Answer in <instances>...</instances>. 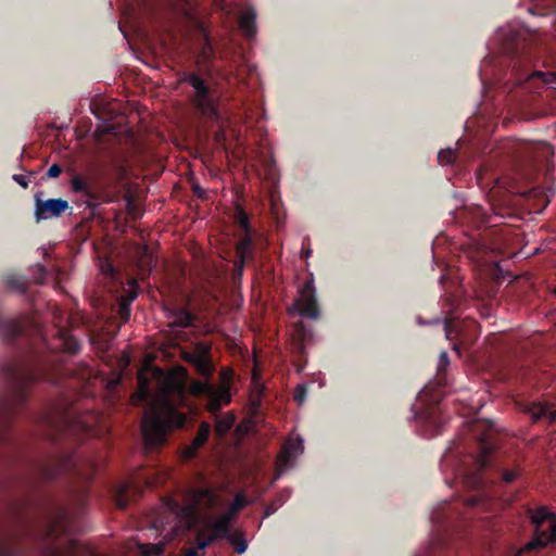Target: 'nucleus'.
Returning a JSON list of instances; mask_svg holds the SVG:
<instances>
[{
	"label": "nucleus",
	"instance_id": "c756f323",
	"mask_svg": "<svg viewBox=\"0 0 556 556\" xmlns=\"http://www.w3.org/2000/svg\"><path fill=\"white\" fill-rule=\"evenodd\" d=\"M450 364L448 355L445 351H442L439 356V364H438V379L439 383H442V372L445 371L446 367Z\"/></svg>",
	"mask_w": 556,
	"mask_h": 556
},
{
	"label": "nucleus",
	"instance_id": "2f4dec72",
	"mask_svg": "<svg viewBox=\"0 0 556 556\" xmlns=\"http://www.w3.org/2000/svg\"><path fill=\"white\" fill-rule=\"evenodd\" d=\"M203 535L204 531H200L197 536V548L199 549H205L215 542L210 534H207L205 538H202Z\"/></svg>",
	"mask_w": 556,
	"mask_h": 556
},
{
	"label": "nucleus",
	"instance_id": "79ce46f5",
	"mask_svg": "<svg viewBox=\"0 0 556 556\" xmlns=\"http://www.w3.org/2000/svg\"><path fill=\"white\" fill-rule=\"evenodd\" d=\"M543 78H544V81L549 85L552 88H555L556 89V75L553 74V73H548V74H540Z\"/></svg>",
	"mask_w": 556,
	"mask_h": 556
},
{
	"label": "nucleus",
	"instance_id": "ea45409f",
	"mask_svg": "<svg viewBox=\"0 0 556 556\" xmlns=\"http://www.w3.org/2000/svg\"><path fill=\"white\" fill-rule=\"evenodd\" d=\"M199 366V370L200 372L203 375V376H210L211 375V365L208 364L207 361L205 359H201L198 364Z\"/></svg>",
	"mask_w": 556,
	"mask_h": 556
},
{
	"label": "nucleus",
	"instance_id": "58836bf2",
	"mask_svg": "<svg viewBox=\"0 0 556 556\" xmlns=\"http://www.w3.org/2000/svg\"><path fill=\"white\" fill-rule=\"evenodd\" d=\"M455 315H445V318H444V328H445V331H446V337L447 338H451L452 336V326H453V320Z\"/></svg>",
	"mask_w": 556,
	"mask_h": 556
},
{
	"label": "nucleus",
	"instance_id": "7ed1b4c3",
	"mask_svg": "<svg viewBox=\"0 0 556 556\" xmlns=\"http://www.w3.org/2000/svg\"><path fill=\"white\" fill-rule=\"evenodd\" d=\"M186 421V415L164 396L159 403L153 404L143 416L141 432L144 446L148 450L161 447L165 443L167 434L174 428H182Z\"/></svg>",
	"mask_w": 556,
	"mask_h": 556
},
{
	"label": "nucleus",
	"instance_id": "3c124183",
	"mask_svg": "<svg viewBox=\"0 0 556 556\" xmlns=\"http://www.w3.org/2000/svg\"><path fill=\"white\" fill-rule=\"evenodd\" d=\"M43 418L46 419V421H47V424H48L49 426H51V427H55V428H59V426H58V425H55L54 420H53L50 416L45 415V416H43Z\"/></svg>",
	"mask_w": 556,
	"mask_h": 556
},
{
	"label": "nucleus",
	"instance_id": "f8f14e48",
	"mask_svg": "<svg viewBox=\"0 0 556 556\" xmlns=\"http://www.w3.org/2000/svg\"><path fill=\"white\" fill-rule=\"evenodd\" d=\"M188 81L193 87L194 105L205 116L214 117L219 121V114L217 105L214 100L208 96V90L204 81L197 75H191Z\"/></svg>",
	"mask_w": 556,
	"mask_h": 556
},
{
	"label": "nucleus",
	"instance_id": "4be33fe9",
	"mask_svg": "<svg viewBox=\"0 0 556 556\" xmlns=\"http://www.w3.org/2000/svg\"><path fill=\"white\" fill-rule=\"evenodd\" d=\"M247 505L245 498L243 495H237L228 508L226 513H224L220 518H227V522L232 526V521L236 515Z\"/></svg>",
	"mask_w": 556,
	"mask_h": 556
},
{
	"label": "nucleus",
	"instance_id": "39448f33",
	"mask_svg": "<svg viewBox=\"0 0 556 556\" xmlns=\"http://www.w3.org/2000/svg\"><path fill=\"white\" fill-rule=\"evenodd\" d=\"M527 515L534 527L533 536L514 556L535 554L548 544H556V514L541 506L536 509L528 508Z\"/></svg>",
	"mask_w": 556,
	"mask_h": 556
},
{
	"label": "nucleus",
	"instance_id": "6ab92c4d",
	"mask_svg": "<svg viewBox=\"0 0 556 556\" xmlns=\"http://www.w3.org/2000/svg\"><path fill=\"white\" fill-rule=\"evenodd\" d=\"M138 295V286L136 280H130L124 289L123 294L117 298L119 304V313H128L130 304Z\"/></svg>",
	"mask_w": 556,
	"mask_h": 556
},
{
	"label": "nucleus",
	"instance_id": "e433bc0d",
	"mask_svg": "<svg viewBox=\"0 0 556 556\" xmlns=\"http://www.w3.org/2000/svg\"><path fill=\"white\" fill-rule=\"evenodd\" d=\"M250 402L253 410H257L262 403V394L261 392H256L254 394H251Z\"/></svg>",
	"mask_w": 556,
	"mask_h": 556
},
{
	"label": "nucleus",
	"instance_id": "7c9ffc66",
	"mask_svg": "<svg viewBox=\"0 0 556 556\" xmlns=\"http://www.w3.org/2000/svg\"><path fill=\"white\" fill-rule=\"evenodd\" d=\"M34 271H35V275L33 277V281L38 285L43 283L45 279H46V275H47L46 267L41 264H36L34 266Z\"/></svg>",
	"mask_w": 556,
	"mask_h": 556
},
{
	"label": "nucleus",
	"instance_id": "a18cd8bd",
	"mask_svg": "<svg viewBox=\"0 0 556 556\" xmlns=\"http://www.w3.org/2000/svg\"><path fill=\"white\" fill-rule=\"evenodd\" d=\"M480 502H481V498L479 496H468L465 500L466 506H469V507H475V506L479 505Z\"/></svg>",
	"mask_w": 556,
	"mask_h": 556
},
{
	"label": "nucleus",
	"instance_id": "1a4fd4ad",
	"mask_svg": "<svg viewBox=\"0 0 556 556\" xmlns=\"http://www.w3.org/2000/svg\"><path fill=\"white\" fill-rule=\"evenodd\" d=\"M429 387H426L420 393L421 401H429L431 405L427 410L420 416L424 426L430 435H438L442 432V428L444 426L445 419L441 415L440 401L442 395L439 392H435L433 395L428 397Z\"/></svg>",
	"mask_w": 556,
	"mask_h": 556
},
{
	"label": "nucleus",
	"instance_id": "f257e3e1",
	"mask_svg": "<svg viewBox=\"0 0 556 556\" xmlns=\"http://www.w3.org/2000/svg\"><path fill=\"white\" fill-rule=\"evenodd\" d=\"M0 376L5 383V393L0 400V463L11 464L18 458V444L11 420L27 401L30 388L45 374L14 362H5L0 365Z\"/></svg>",
	"mask_w": 556,
	"mask_h": 556
},
{
	"label": "nucleus",
	"instance_id": "4c0bfd02",
	"mask_svg": "<svg viewBox=\"0 0 556 556\" xmlns=\"http://www.w3.org/2000/svg\"><path fill=\"white\" fill-rule=\"evenodd\" d=\"M12 178L17 185H20L24 189H26L29 185V181L25 175L14 174Z\"/></svg>",
	"mask_w": 556,
	"mask_h": 556
},
{
	"label": "nucleus",
	"instance_id": "4d7b16f0",
	"mask_svg": "<svg viewBox=\"0 0 556 556\" xmlns=\"http://www.w3.org/2000/svg\"><path fill=\"white\" fill-rule=\"evenodd\" d=\"M306 316H307V317H309V318L316 319V318H318L320 315L312 314V315H306Z\"/></svg>",
	"mask_w": 556,
	"mask_h": 556
},
{
	"label": "nucleus",
	"instance_id": "864d4df0",
	"mask_svg": "<svg viewBox=\"0 0 556 556\" xmlns=\"http://www.w3.org/2000/svg\"><path fill=\"white\" fill-rule=\"evenodd\" d=\"M182 316L186 318V320H187V323H188V324H191L192 321L197 320V317H198L199 315H189V314H186V315H182Z\"/></svg>",
	"mask_w": 556,
	"mask_h": 556
},
{
	"label": "nucleus",
	"instance_id": "680f3d73",
	"mask_svg": "<svg viewBox=\"0 0 556 556\" xmlns=\"http://www.w3.org/2000/svg\"><path fill=\"white\" fill-rule=\"evenodd\" d=\"M553 294L556 295V288L553 290Z\"/></svg>",
	"mask_w": 556,
	"mask_h": 556
},
{
	"label": "nucleus",
	"instance_id": "cd10ccee",
	"mask_svg": "<svg viewBox=\"0 0 556 556\" xmlns=\"http://www.w3.org/2000/svg\"><path fill=\"white\" fill-rule=\"evenodd\" d=\"M519 476V468H504L501 470V477L505 483H513Z\"/></svg>",
	"mask_w": 556,
	"mask_h": 556
},
{
	"label": "nucleus",
	"instance_id": "c03bdc74",
	"mask_svg": "<svg viewBox=\"0 0 556 556\" xmlns=\"http://www.w3.org/2000/svg\"><path fill=\"white\" fill-rule=\"evenodd\" d=\"M280 504V501L270 503L265 509V516L268 517L274 514Z\"/></svg>",
	"mask_w": 556,
	"mask_h": 556
},
{
	"label": "nucleus",
	"instance_id": "f704fd0d",
	"mask_svg": "<svg viewBox=\"0 0 556 556\" xmlns=\"http://www.w3.org/2000/svg\"><path fill=\"white\" fill-rule=\"evenodd\" d=\"M163 551V545H148L147 551H144L143 554L144 556H160Z\"/></svg>",
	"mask_w": 556,
	"mask_h": 556
},
{
	"label": "nucleus",
	"instance_id": "ddd939ff",
	"mask_svg": "<svg viewBox=\"0 0 556 556\" xmlns=\"http://www.w3.org/2000/svg\"><path fill=\"white\" fill-rule=\"evenodd\" d=\"M68 208V202L63 199H48L40 200L38 197L35 199V218L36 222L47 220L59 217L61 213Z\"/></svg>",
	"mask_w": 556,
	"mask_h": 556
},
{
	"label": "nucleus",
	"instance_id": "c85d7f7f",
	"mask_svg": "<svg viewBox=\"0 0 556 556\" xmlns=\"http://www.w3.org/2000/svg\"><path fill=\"white\" fill-rule=\"evenodd\" d=\"M455 150L452 148L443 149L438 152V160L442 165H448L454 161Z\"/></svg>",
	"mask_w": 556,
	"mask_h": 556
},
{
	"label": "nucleus",
	"instance_id": "a878e982",
	"mask_svg": "<svg viewBox=\"0 0 556 556\" xmlns=\"http://www.w3.org/2000/svg\"><path fill=\"white\" fill-rule=\"evenodd\" d=\"M71 190L75 193L88 194L87 184L80 176H75L72 178Z\"/></svg>",
	"mask_w": 556,
	"mask_h": 556
},
{
	"label": "nucleus",
	"instance_id": "a211bd4d",
	"mask_svg": "<svg viewBox=\"0 0 556 556\" xmlns=\"http://www.w3.org/2000/svg\"><path fill=\"white\" fill-rule=\"evenodd\" d=\"M211 434V425L206 421H202L198 429V432L192 440L191 445L186 448V455L192 458L197 455L199 448H201L208 440Z\"/></svg>",
	"mask_w": 556,
	"mask_h": 556
},
{
	"label": "nucleus",
	"instance_id": "8fccbe9b",
	"mask_svg": "<svg viewBox=\"0 0 556 556\" xmlns=\"http://www.w3.org/2000/svg\"><path fill=\"white\" fill-rule=\"evenodd\" d=\"M137 393L142 400H146L149 396V390L143 387Z\"/></svg>",
	"mask_w": 556,
	"mask_h": 556
},
{
	"label": "nucleus",
	"instance_id": "bb28decb",
	"mask_svg": "<svg viewBox=\"0 0 556 556\" xmlns=\"http://www.w3.org/2000/svg\"><path fill=\"white\" fill-rule=\"evenodd\" d=\"M77 547H78V543L74 540H71L68 548L66 551H61L58 547H53L51 549V556H77L76 555Z\"/></svg>",
	"mask_w": 556,
	"mask_h": 556
},
{
	"label": "nucleus",
	"instance_id": "20e7f679",
	"mask_svg": "<svg viewBox=\"0 0 556 556\" xmlns=\"http://www.w3.org/2000/svg\"><path fill=\"white\" fill-rule=\"evenodd\" d=\"M493 428V421L485 419L475 420L469 425V432L476 441L477 453L475 455H470L472 467L465 468L460 472L464 483L468 488L478 490L482 488L485 482L482 472L488 466H490L491 456L494 451V444L492 441Z\"/></svg>",
	"mask_w": 556,
	"mask_h": 556
},
{
	"label": "nucleus",
	"instance_id": "2eb2a0df",
	"mask_svg": "<svg viewBox=\"0 0 556 556\" xmlns=\"http://www.w3.org/2000/svg\"><path fill=\"white\" fill-rule=\"evenodd\" d=\"M456 514V507L448 502H443L433 510L431 521L438 531L448 532L453 528L452 519Z\"/></svg>",
	"mask_w": 556,
	"mask_h": 556
},
{
	"label": "nucleus",
	"instance_id": "de8ad7c7",
	"mask_svg": "<svg viewBox=\"0 0 556 556\" xmlns=\"http://www.w3.org/2000/svg\"><path fill=\"white\" fill-rule=\"evenodd\" d=\"M101 270L105 275H113V273H114L113 266L111 264H109V263L103 264L102 267H101Z\"/></svg>",
	"mask_w": 556,
	"mask_h": 556
},
{
	"label": "nucleus",
	"instance_id": "f03ea898",
	"mask_svg": "<svg viewBox=\"0 0 556 556\" xmlns=\"http://www.w3.org/2000/svg\"><path fill=\"white\" fill-rule=\"evenodd\" d=\"M23 316L25 318L15 319L0 315V337L9 341L25 337L31 341L33 346L42 344L51 351L60 350L70 354L79 351V341L61 325L64 315H53V325L50 327L35 318L37 315Z\"/></svg>",
	"mask_w": 556,
	"mask_h": 556
},
{
	"label": "nucleus",
	"instance_id": "9b49d317",
	"mask_svg": "<svg viewBox=\"0 0 556 556\" xmlns=\"http://www.w3.org/2000/svg\"><path fill=\"white\" fill-rule=\"evenodd\" d=\"M72 515L63 506H55L48 517L45 529V536L51 541L66 535L72 530Z\"/></svg>",
	"mask_w": 556,
	"mask_h": 556
},
{
	"label": "nucleus",
	"instance_id": "13d9d810",
	"mask_svg": "<svg viewBox=\"0 0 556 556\" xmlns=\"http://www.w3.org/2000/svg\"><path fill=\"white\" fill-rule=\"evenodd\" d=\"M222 137H223V134H222V132L216 135V139H217V140H219Z\"/></svg>",
	"mask_w": 556,
	"mask_h": 556
},
{
	"label": "nucleus",
	"instance_id": "72a5a7b5",
	"mask_svg": "<svg viewBox=\"0 0 556 556\" xmlns=\"http://www.w3.org/2000/svg\"><path fill=\"white\" fill-rule=\"evenodd\" d=\"M306 394V387L304 384H298L294 390L293 399L298 404H302L305 401Z\"/></svg>",
	"mask_w": 556,
	"mask_h": 556
},
{
	"label": "nucleus",
	"instance_id": "9d476101",
	"mask_svg": "<svg viewBox=\"0 0 556 556\" xmlns=\"http://www.w3.org/2000/svg\"><path fill=\"white\" fill-rule=\"evenodd\" d=\"M520 412L528 415L532 424L546 421L556 422V403L549 401H519L516 403Z\"/></svg>",
	"mask_w": 556,
	"mask_h": 556
},
{
	"label": "nucleus",
	"instance_id": "423d86ee",
	"mask_svg": "<svg viewBox=\"0 0 556 556\" xmlns=\"http://www.w3.org/2000/svg\"><path fill=\"white\" fill-rule=\"evenodd\" d=\"M31 481H52L62 475H75L77 462L72 455L49 456L28 464Z\"/></svg>",
	"mask_w": 556,
	"mask_h": 556
},
{
	"label": "nucleus",
	"instance_id": "603ef678",
	"mask_svg": "<svg viewBox=\"0 0 556 556\" xmlns=\"http://www.w3.org/2000/svg\"><path fill=\"white\" fill-rule=\"evenodd\" d=\"M193 191L200 197H204V190L199 185L193 186Z\"/></svg>",
	"mask_w": 556,
	"mask_h": 556
},
{
	"label": "nucleus",
	"instance_id": "bf43d9fd",
	"mask_svg": "<svg viewBox=\"0 0 556 556\" xmlns=\"http://www.w3.org/2000/svg\"><path fill=\"white\" fill-rule=\"evenodd\" d=\"M305 254H306V257H308V256H309V254H311V251H309V250H307Z\"/></svg>",
	"mask_w": 556,
	"mask_h": 556
},
{
	"label": "nucleus",
	"instance_id": "5701e85b",
	"mask_svg": "<svg viewBox=\"0 0 556 556\" xmlns=\"http://www.w3.org/2000/svg\"><path fill=\"white\" fill-rule=\"evenodd\" d=\"M227 540L235 546L238 554L244 553L248 548V542L243 538L242 533L231 532Z\"/></svg>",
	"mask_w": 556,
	"mask_h": 556
},
{
	"label": "nucleus",
	"instance_id": "37998d69",
	"mask_svg": "<svg viewBox=\"0 0 556 556\" xmlns=\"http://www.w3.org/2000/svg\"><path fill=\"white\" fill-rule=\"evenodd\" d=\"M62 169L58 164H53L50 166V168L47 172V177L49 178H55L61 174Z\"/></svg>",
	"mask_w": 556,
	"mask_h": 556
},
{
	"label": "nucleus",
	"instance_id": "f3484780",
	"mask_svg": "<svg viewBox=\"0 0 556 556\" xmlns=\"http://www.w3.org/2000/svg\"><path fill=\"white\" fill-rule=\"evenodd\" d=\"M227 518H210L205 521V528L210 529L208 533L212 539L216 542L222 539H228L230 533L232 532V526L229 525L226 520Z\"/></svg>",
	"mask_w": 556,
	"mask_h": 556
},
{
	"label": "nucleus",
	"instance_id": "dca6fc26",
	"mask_svg": "<svg viewBox=\"0 0 556 556\" xmlns=\"http://www.w3.org/2000/svg\"><path fill=\"white\" fill-rule=\"evenodd\" d=\"M299 450H302L301 440L296 442H289L282 446L276 462L278 476H280L290 466L294 453Z\"/></svg>",
	"mask_w": 556,
	"mask_h": 556
},
{
	"label": "nucleus",
	"instance_id": "412c9836",
	"mask_svg": "<svg viewBox=\"0 0 556 556\" xmlns=\"http://www.w3.org/2000/svg\"><path fill=\"white\" fill-rule=\"evenodd\" d=\"M239 261L236 264L238 274L241 275L243 271V264L245 258L251 254V238L245 236L237 247Z\"/></svg>",
	"mask_w": 556,
	"mask_h": 556
},
{
	"label": "nucleus",
	"instance_id": "a19ab883",
	"mask_svg": "<svg viewBox=\"0 0 556 556\" xmlns=\"http://www.w3.org/2000/svg\"><path fill=\"white\" fill-rule=\"evenodd\" d=\"M237 219H238V223L239 225L244 228L245 230H248V227H249V218L247 216V214L243 212V211H239L238 214H237Z\"/></svg>",
	"mask_w": 556,
	"mask_h": 556
},
{
	"label": "nucleus",
	"instance_id": "aec40b11",
	"mask_svg": "<svg viewBox=\"0 0 556 556\" xmlns=\"http://www.w3.org/2000/svg\"><path fill=\"white\" fill-rule=\"evenodd\" d=\"M239 26L243 34L252 38L256 34V13L253 8L244 11L239 18Z\"/></svg>",
	"mask_w": 556,
	"mask_h": 556
},
{
	"label": "nucleus",
	"instance_id": "c9c22d12",
	"mask_svg": "<svg viewBox=\"0 0 556 556\" xmlns=\"http://www.w3.org/2000/svg\"><path fill=\"white\" fill-rule=\"evenodd\" d=\"M174 390L176 391L178 397H179V401L180 402H184L185 401V395H186V386H185V382H176L174 386H173Z\"/></svg>",
	"mask_w": 556,
	"mask_h": 556
},
{
	"label": "nucleus",
	"instance_id": "49530a36",
	"mask_svg": "<svg viewBox=\"0 0 556 556\" xmlns=\"http://www.w3.org/2000/svg\"><path fill=\"white\" fill-rule=\"evenodd\" d=\"M295 333L298 334L299 339L304 340L305 329L301 323L295 324Z\"/></svg>",
	"mask_w": 556,
	"mask_h": 556
},
{
	"label": "nucleus",
	"instance_id": "6e6d98bb",
	"mask_svg": "<svg viewBox=\"0 0 556 556\" xmlns=\"http://www.w3.org/2000/svg\"><path fill=\"white\" fill-rule=\"evenodd\" d=\"M122 317L121 323L126 324L129 320L130 315H119Z\"/></svg>",
	"mask_w": 556,
	"mask_h": 556
},
{
	"label": "nucleus",
	"instance_id": "052dcab7",
	"mask_svg": "<svg viewBox=\"0 0 556 556\" xmlns=\"http://www.w3.org/2000/svg\"><path fill=\"white\" fill-rule=\"evenodd\" d=\"M177 313L182 314V313H187V312H186V311H184V309H180V311H178Z\"/></svg>",
	"mask_w": 556,
	"mask_h": 556
},
{
	"label": "nucleus",
	"instance_id": "6e6552de",
	"mask_svg": "<svg viewBox=\"0 0 556 556\" xmlns=\"http://www.w3.org/2000/svg\"><path fill=\"white\" fill-rule=\"evenodd\" d=\"M189 392L193 396L205 397L206 408L213 414L231 402V394L227 387H215L206 380H193L189 386Z\"/></svg>",
	"mask_w": 556,
	"mask_h": 556
},
{
	"label": "nucleus",
	"instance_id": "393cba45",
	"mask_svg": "<svg viewBox=\"0 0 556 556\" xmlns=\"http://www.w3.org/2000/svg\"><path fill=\"white\" fill-rule=\"evenodd\" d=\"M233 422H235V417L232 415H228L225 418H218V419H216V422H215L216 431L219 434H224L231 429V427L233 426Z\"/></svg>",
	"mask_w": 556,
	"mask_h": 556
},
{
	"label": "nucleus",
	"instance_id": "5fc2aeb1",
	"mask_svg": "<svg viewBox=\"0 0 556 556\" xmlns=\"http://www.w3.org/2000/svg\"><path fill=\"white\" fill-rule=\"evenodd\" d=\"M185 556H197V551L192 548L187 549Z\"/></svg>",
	"mask_w": 556,
	"mask_h": 556
},
{
	"label": "nucleus",
	"instance_id": "09e8293b",
	"mask_svg": "<svg viewBox=\"0 0 556 556\" xmlns=\"http://www.w3.org/2000/svg\"><path fill=\"white\" fill-rule=\"evenodd\" d=\"M0 556H13V551L7 546H0Z\"/></svg>",
	"mask_w": 556,
	"mask_h": 556
},
{
	"label": "nucleus",
	"instance_id": "0eeeda50",
	"mask_svg": "<svg viewBox=\"0 0 556 556\" xmlns=\"http://www.w3.org/2000/svg\"><path fill=\"white\" fill-rule=\"evenodd\" d=\"M187 505L181 513L187 519L188 528L198 521L200 510H212L219 504V495L210 488H194L187 495Z\"/></svg>",
	"mask_w": 556,
	"mask_h": 556
},
{
	"label": "nucleus",
	"instance_id": "473e14b6",
	"mask_svg": "<svg viewBox=\"0 0 556 556\" xmlns=\"http://www.w3.org/2000/svg\"><path fill=\"white\" fill-rule=\"evenodd\" d=\"M116 506L119 509H125L128 506V498L126 494V488H121L115 495Z\"/></svg>",
	"mask_w": 556,
	"mask_h": 556
},
{
	"label": "nucleus",
	"instance_id": "b1692460",
	"mask_svg": "<svg viewBox=\"0 0 556 556\" xmlns=\"http://www.w3.org/2000/svg\"><path fill=\"white\" fill-rule=\"evenodd\" d=\"M8 287L15 292L24 293L26 291V281L23 277L10 276L7 279Z\"/></svg>",
	"mask_w": 556,
	"mask_h": 556
},
{
	"label": "nucleus",
	"instance_id": "4468645a",
	"mask_svg": "<svg viewBox=\"0 0 556 556\" xmlns=\"http://www.w3.org/2000/svg\"><path fill=\"white\" fill-rule=\"evenodd\" d=\"M293 313H318L316 291L312 281L306 282L300 290Z\"/></svg>",
	"mask_w": 556,
	"mask_h": 556
}]
</instances>
